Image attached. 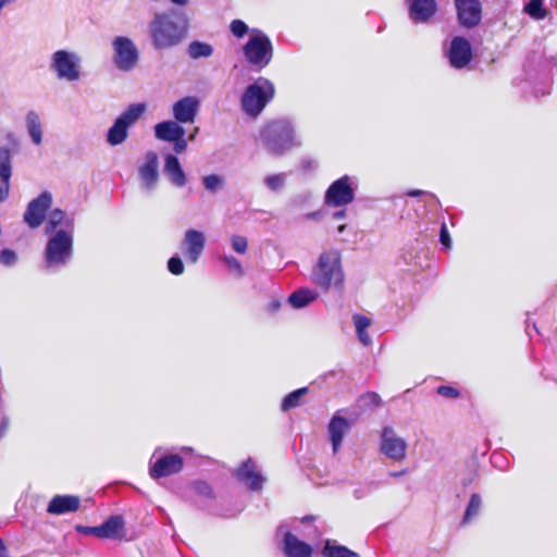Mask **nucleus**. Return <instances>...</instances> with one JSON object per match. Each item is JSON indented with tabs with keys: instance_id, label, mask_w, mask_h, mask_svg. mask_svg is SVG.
I'll return each instance as SVG.
<instances>
[{
	"instance_id": "36",
	"label": "nucleus",
	"mask_w": 557,
	"mask_h": 557,
	"mask_svg": "<svg viewBox=\"0 0 557 557\" xmlns=\"http://www.w3.org/2000/svg\"><path fill=\"white\" fill-rule=\"evenodd\" d=\"M202 184L208 191L214 194L223 188L224 178L218 174H210L202 178Z\"/></svg>"
},
{
	"instance_id": "40",
	"label": "nucleus",
	"mask_w": 557,
	"mask_h": 557,
	"mask_svg": "<svg viewBox=\"0 0 557 557\" xmlns=\"http://www.w3.org/2000/svg\"><path fill=\"white\" fill-rule=\"evenodd\" d=\"M168 269L172 274L181 275L184 272V263L178 256H174L169 259Z\"/></svg>"
},
{
	"instance_id": "6",
	"label": "nucleus",
	"mask_w": 557,
	"mask_h": 557,
	"mask_svg": "<svg viewBox=\"0 0 557 557\" xmlns=\"http://www.w3.org/2000/svg\"><path fill=\"white\" fill-rule=\"evenodd\" d=\"M242 50L247 63L258 71L268 66L273 57L271 39L258 28L251 29L250 36Z\"/></svg>"
},
{
	"instance_id": "34",
	"label": "nucleus",
	"mask_w": 557,
	"mask_h": 557,
	"mask_svg": "<svg viewBox=\"0 0 557 557\" xmlns=\"http://www.w3.org/2000/svg\"><path fill=\"white\" fill-rule=\"evenodd\" d=\"M481 506H482V499H481L480 495L472 494L469 499V504L466 508L462 523L466 524V523H469L470 521H472V519H474L480 513Z\"/></svg>"
},
{
	"instance_id": "26",
	"label": "nucleus",
	"mask_w": 557,
	"mask_h": 557,
	"mask_svg": "<svg viewBox=\"0 0 557 557\" xmlns=\"http://www.w3.org/2000/svg\"><path fill=\"white\" fill-rule=\"evenodd\" d=\"M164 174L168 176L171 184L176 187H183L186 185V174L182 169L180 160L174 154H168L164 163Z\"/></svg>"
},
{
	"instance_id": "5",
	"label": "nucleus",
	"mask_w": 557,
	"mask_h": 557,
	"mask_svg": "<svg viewBox=\"0 0 557 557\" xmlns=\"http://www.w3.org/2000/svg\"><path fill=\"white\" fill-rule=\"evenodd\" d=\"M274 94V85L268 78H257L255 83L246 87L242 96L243 111L251 117H257L273 99Z\"/></svg>"
},
{
	"instance_id": "11",
	"label": "nucleus",
	"mask_w": 557,
	"mask_h": 557,
	"mask_svg": "<svg viewBox=\"0 0 557 557\" xmlns=\"http://www.w3.org/2000/svg\"><path fill=\"white\" fill-rule=\"evenodd\" d=\"M355 199V189L350 176L344 175L334 181L325 193V203L330 207H344Z\"/></svg>"
},
{
	"instance_id": "22",
	"label": "nucleus",
	"mask_w": 557,
	"mask_h": 557,
	"mask_svg": "<svg viewBox=\"0 0 557 557\" xmlns=\"http://www.w3.org/2000/svg\"><path fill=\"white\" fill-rule=\"evenodd\" d=\"M350 430L346 418L334 414L329 423L327 431L332 443L333 453L336 454L342 446L344 435Z\"/></svg>"
},
{
	"instance_id": "39",
	"label": "nucleus",
	"mask_w": 557,
	"mask_h": 557,
	"mask_svg": "<svg viewBox=\"0 0 557 557\" xmlns=\"http://www.w3.org/2000/svg\"><path fill=\"white\" fill-rule=\"evenodd\" d=\"M17 261V255L14 250L12 249H2L0 251V263L3 264V265H13L15 264Z\"/></svg>"
},
{
	"instance_id": "50",
	"label": "nucleus",
	"mask_w": 557,
	"mask_h": 557,
	"mask_svg": "<svg viewBox=\"0 0 557 557\" xmlns=\"http://www.w3.org/2000/svg\"><path fill=\"white\" fill-rule=\"evenodd\" d=\"M357 336H358L359 341H360L364 346H368V345H370V344H371V338H370V336H369V334H368L367 330H366V331H362V332H357Z\"/></svg>"
},
{
	"instance_id": "42",
	"label": "nucleus",
	"mask_w": 557,
	"mask_h": 557,
	"mask_svg": "<svg viewBox=\"0 0 557 557\" xmlns=\"http://www.w3.org/2000/svg\"><path fill=\"white\" fill-rule=\"evenodd\" d=\"M359 401L362 406L376 407L381 403V397L374 392H368L359 398Z\"/></svg>"
},
{
	"instance_id": "13",
	"label": "nucleus",
	"mask_w": 557,
	"mask_h": 557,
	"mask_svg": "<svg viewBox=\"0 0 557 557\" xmlns=\"http://www.w3.org/2000/svg\"><path fill=\"white\" fill-rule=\"evenodd\" d=\"M76 531L85 535H94L99 539H121L123 536L124 520L119 515L109 517L102 524L97 527L76 525Z\"/></svg>"
},
{
	"instance_id": "7",
	"label": "nucleus",
	"mask_w": 557,
	"mask_h": 557,
	"mask_svg": "<svg viewBox=\"0 0 557 557\" xmlns=\"http://www.w3.org/2000/svg\"><path fill=\"white\" fill-rule=\"evenodd\" d=\"M146 111L145 103H133L127 107L113 122L107 132V143L110 146H119L128 137L129 128L140 119Z\"/></svg>"
},
{
	"instance_id": "1",
	"label": "nucleus",
	"mask_w": 557,
	"mask_h": 557,
	"mask_svg": "<svg viewBox=\"0 0 557 557\" xmlns=\"http://www.w3.org/2000/svg\"><path fill=\"white\" fill-rule=\"evenodd\" d=\"M188 33L186 16L175 10L156 13L148 23V35L156 50H169L178 46Z\"/></svg>"
},
{
	"instance_id": "8",
	"label": "nucleus",
	"mask_w": 557,
	"mask_h": 557,
	"mask_svg": "<svg viewBox=\"0 0 557 557\" xmlns=\"http://www.w3.org/2000/svg\"><path fill=\"white\" fill-rule=\"evenodd\" d=\"M81 58L75 52L57 50L52 53L50 69L59 79L76 82L81 77Z\"/></svg>"
},
{
	"instance_id": "48",
	"label": "nucleus",
	"mask_w": 557,
	"mask_h": 557,
	"mask_svg": "<svg viewBox=\"0 0 557 557\" xmlns=\"http://www.w3.org/2000/svg\"><path fill=\"white\" fill-rule=\"evenodd\" d=\"M549 88H550L549 78L547 76H545L543 78V81L541 82V87L534 89V96L535 97L545 96L549 92Z\"/></svg>"
},
{
	"instance_id": "3",
	"label": "nucleus",
	"mask_w": 557,
	"mask_h": 557,
	"mask_svg": "<svg viewBox=\"0 0 557 557\" xmlns=\"http://www.w3.org/2000/svg\"><path fill=\"white\" fill-rule=\"evenodd\" d=\"M49 236L44 250V265L47 270H61L72 260L74 253V231L60 228Z\"/></svg>"
},
{
	"instance_id": "20",
	"label": "nucleus",
	"mask_w": 557,
	"mask_h": 557,
	"mask_svg": "<svg viewBox=\"0 0 557 557\" xmlns=\"http://www.w3.org/2000/svg\"><path fill=\"white\" fill-rule=\"evenodd\" d=\"M458 18L461 25L473 27L481 21V3L479 0H455Z\"/></svg>"
},
{
	"instance_id": "63",
	"label": "nucleus",
	"mask_w": 557,
	"mask_h": 557,
	"mask_svg": "<svg viewBox=\"0 0 557 557\" xmlns=\"http://www.w3.org/2000/svg\"><path fill=\"white\" fill-rule=\"evenodd\" d=\"M198 132V128L195 129V133H191L190 135V139H194L195 138V134Z\"/></svg>"
},
{
	"instance_id": "25",
	"label": "nucleus",
	"mask_w": 557,
	"mask_h": 557,
	"mask_svg": "<svg viewBox=\"0 0 557 557\" xmlns=\"http://www.w3.org/2000/svg\"><path fill=\"white\" fill-rule=\"evenodd\" d=\"M283 550L287 557H310L312 548L290 532L284 534Z\"/></svg>"
},
{
	"instance_id": "61",
	"label": "nucleus",
	"mask_w": 557,
	"mask_h": 557,
	"mask_svg": "<svg viewBox=\"0 0 557 557\" xmlns=\"http://www.w3.org/2000/svg\"><path fill=\"white\" fill-rule=\"evenodd\" d=\"M345 228H346V225H345V224L339 225V226H338V228H337V232H338V233H343Z\"/></svg>"
},
{
	"instance_id": "44",
	"label": "nucleus",
	"mask_w": 557,
	"mask_h": 557,
	"mask_svg": "<svg viewBox=\"0 0 557 557\" xmlns=\"http://www.w3.org/2000/svg\"><path fill=\"white\" fill-rule=\"evenodd\" d=\"M195 492L203 497L211 498L213 497L212 487L205 481H197L194 483Z\"/></svg>"
},
{
	"instance_id": "41",
	"label": "nucleus",
	"mask_w": 557,
	"mask_h": 557,
	"mask_svg": "<svg viewBox=\"0 0 557 557\" xmlns=\"http://www.w3.org/2000/svg\"><path fill=\"white\" fill-rule=\"evenodd\" d=\"M223 262L227 265L230 271L236 273L237 276H242L244 274L240 262L233 256L223 257Z\"/></svg>"
},
{
	"instance_id": "37",
	"label": "nucleus",
	"mask_w": 557,
	"mask_h": 557,
	"mask_svg": "<svg viewBox=\"0 0 557 557\" xmlns=\"http://www.w3.org/2000/svg\"><path fill=\"white\" fill-rule=\"evenodd\" d=\"M286 182V174L278 173L264 177V185L272 191H280Z\"/></svg>"
},
{
	"instance_id": "57",
	"label": "nucleus",
	"mask_w": 557,
	"mask_h": 557,
	"mask_svg": "<svg viewBox=\"0 0 557 557\" xmlns=\"http://www.w3.org/2000/svg\"><path fill=\"white\" fill-rule=\"evenodd\" d=\"M314 518L312 516H305L302 519H301V522L306 523L308 521H312Z\"/></svg>"
},
{
	"instance_id": "18",
	"label": "nucleus",
	"mask_w": 557,
	"mask_h": 557,
	"mask_svg": "<svg viewBox=\"0 0 557 557\" xmlns=\"http://www.w3.org/2000/svg\"><path fill=\"white\" fill-rule=\"evenodd\" d=\"M409 18L414 24L428 23L437 11L435 0H406Z\"/></svg>"
},
{
	"instance_id": "46",
	"label": "nucleus",
	"mask_w": 557,
	"mask_h": 557,
	"mask_svg": "<svg viewBox=\"0 0 557 557\" xmlns=\"http://www.w3.org/2000/svg\"><path fill=\"white\" fill-rule=\"evenodd\" d=\"M436 392L438 395L446 397V398H458L460 396L459 391L451 386H445V385L438 386Z\"/></svg>"
},
{
	"instance_id": "43",
	"label": "nucleus",
	"mask_w": 557,
	"mask_h": 557,
	"mask_svg": "<svg viewBox=\"0 0 557 557\" xmlns=\"http://www.w3.org/2000/svg\"><path fill=\"white\" fill-rule=\"evenodd\" d=\"M231 32L234 36H236L237 38H242L245 36V34L248 32V26L245 22H243L242 20H234L232 23H231Z\"/></svg>"
},
{
	"instance_id": "60",
	"label": "nucleus",
	"mask_w": 557,
	"mask_h": 557,
	"mask_svg": "<svg viewBox=\"0 0 557 557\" xmlns=\"http://www.w3.org/2000/svg\"><path fill=\"white\" fill-rule=\"evenodd\" d=\"M318 216V213L317 212H312V213H309L307 215L308 219H315Z\"/></svg>"
},
{
	"instance_id": "62",
	"label": "nucleus",
	"mask_w": 557,
	"mask_h": 557,
	"mask_svg": "<svg viewBox=\"0 0 557 557\" xmlns=\"http://www.w3.org/2000/svg\"><path fill=\"white\" fill-rule=\"evenodd\" d=\"M190 450H191V448H190V447H183V448H182V451H184V453H188V451H190Z\"/></svg>"
},
{
	"instance_id": "31",
	"label": "nucleus",
	"mask_w": 557,
	"mask_h": 557,
	"mask_svg": "<svg viewBox=\"0 0 557 557\" xmlns=\"http://www.w3.org/2000/svg\"><path fill=\"white\" fill-rule=\"evenodd\" d=\"M322 555L323 557H360L356 552L331 540L325 541Z\"/></svg>"
},
{
	"instance_id": "49",
	"label": "nucleus",
	"mask_w": 557,
	"mask_h": 557,
	"mask_svg": "<svg viewBox=\"0 0 557 557\" xmlns=\"http://www.w3.org/2000/svg\"><path fill=\"white\" fill-rule=\"evenodd\" d=\"M171 143H173V145H174L173 148L176 153H182L187 148V141L185 139V135L177 137L175 140H172Z\"/></svg>"
},
{
	"instance_id": "59",
	"label": "nucleus",
	"mask_w": 557,
	"mask_h": 557,
	"mask_svg": "<svg viewBox=\"0 0 557 557\" xmlns=\"http://www.w3.org/2000/svg\"><path fill=\"white\" fill-rule=\"evenodd\" d=\"M500 457H502V456H500V455H498V454H493V455H492V460H493V462H494V463H496V462H497V459H498V458H500Z\"/></svg>"
},
{
	"instance_id": "47",
	"label": "nucleus",
	"mask_w": 557,
	"mask_h": 557,
	"mask_svg": "<svg viewBox=\"0 0 557 557\" xmlns=\"http://www.w3.org/2000/svg\"><path fill=\"white\" fill-rule=\"evenodd\" d=\"M440 242L446 249L451 247V238L445 223L441 225Z\"/></svg>"
},
{
	"instance_id": "32",
	"label": "nucleus",
	"mask_w": 557,
	"mask_h": 557,
	"mask_svg": "<svg viewBox=\"0 0 557 557\" xmlns=\"http://www.w3.org/2000/svg\"><path fill=\"white\" fill-rule=\"evenodd\" d=\"M213 51L214 49L212 45L199 40H194L187 46V54L193 60L210 58L213 54Z\"/></svg>"
},
{
	"instance_id": "24",
	"label": "nucleus",
	"mask_w": 557,
	"mask_h": 557,
	"mask_svg": "<svg viewBox=\"0 0 557 557\" xmlns=\"http://www.w3.org/2000/svg\"><path fill=\"white\" fill-rule=\"evenodd\" d=\"M81 500L74 495H57L48 504L47 511L52 515L75 512L79 508Z\"/></svg>"
},
{
	"instance_id": "17",
	"label": "nucleus",
	"mask_w": 557,
	"mask_h": 557,
	"mask_svg": "<svg viewBox=\"0 0 557 557\" xmlns=\"http://www.w3.org/2000/svg\"><path fill=\"white\" fill-rule=\"evenodd\" d=\"M447 58L453 67H466L472 58L470 42L463 37H455L450 42Z\"/></svg>"
},
{
	"instance_id": "38",
	"label": "nucleus",
	"mask_w": 557,
	"mask_h": 557,
	"mask_svg": "<svg viewBox=\"0 0 557 557\" xmlns=\"http://www.w3.org/2000/svg\"><path fill=\"white\" fill-rule=\"evenodd\" d=\"M232 248L235 252L244 255L248 248V240L245 236L233 235L231 237Z\"/></svg>"
},
{
	"instance_id": "12",
	"label": "nucleus",
	"mask_w": 557,
	"mask_h": 557,
	"mask_svg": "<svg viewBox=\"0 0 557 557\" xmlns=\"http://www.w3.org/2000/svg\"><path fill=\"white\" fill-rule=\"evenodd\" d=\"M407 442L398 436L392 426H385L381 433V453L394 461H403L407 456Z\"/></svg>"
},
{
	"instance_id": "33",
	"label": "nucleus",
	"mask_w": 557,
	"mask_h": 557,
	"mask_svg": "<svg viewBox=\"0 0 557 557\" xmlns=\"http://www.w3.org/2000/svg\"><path fill=\"white\" fill-rule=\"evenodd\" d=\"M308 393V387L298 388L286 395L282 401L281 409L288 411L293 408L300 406L301 398Z\"/></svg>"
},
{
	"instance_id": "15",
	"label": "nucleus",
	"mask_w": 557,
	"mask_h": 557,
	"mask_svg": "<svg viewBox=\"0 0 557 557\" xmlns=\"http://www.w3.org/2000/svg\"><path fill=\"white\" fill-rule=\"evenodd\" d=\"M159 159L154 151H147L144 156V162L138 166V177L140 187L144 191H152L159 181Z\"/></svg>"
},
{
	"instance_id": "14",
	"label": "nucleus",
	"mask_w": 557,
	"mask_h": 557,
	"mask_svg": "<svg viewBox=\"0 0 557 557\" xmlns=\"http://www.w3.org/2000/svg\"><path fill=\"white\" fill-rule=\"evenodd\" d=\"M52 205V195L49 191H42L33 199L24 212L23 220L30 228L39 227L47 218V212Z\"/></svg>"
},
{
	"instance_id": "45",
	"label": "nucleus",
	"mask_w": 557,
	"mask_h": 557,
	"mask_svg": "<svg viewBox=\"0 0 557 557\" xmlns=\"http://www.w3.org/2000/svg\"><path fill=\"white\" fill-rule=\"evenodd\" d=\"M352 319H354L356 332L366 331L371 325V320L368 317H364L361 314H355Z\"/></svg>"
},
{
	"instance_id": "19",
	"label": "nucleus",
	"mask_w": 557,
	"mask_h": 557,
	"mask_svg": "<svg viewBox=\"0 0 557 557\" xmlns=\"http://www.w3.org/2000/svg\"><path fill=\"white\" fill-rule=\"evenodd\" d=\"M183 459L178 455H165L156 460L150 467V475L160 479L178 473L183 468Z\"/></svg>"
},
{
	"instance_id": "21",
	"label": "nucleus",
	"mask_w": 557,
	"mask_h": 557,
	"mask_svg": "<svg viewBox=\"0 0 557 557\" xmlns=\"http://www.w3.org/2000/svg\"><path fill=\"white\" fill-rule=\"evenodd\" d=\"M199 109V100L195 97H184L172 107V114L178 123H193Z\"/></svg>"
},
{
	"instance_id": "23",
	"label": "nucleus",
	"mask_w": 557,
	"mask_h": 557,
	"mask_svg": "<svg viewBox=\"0 0 557 557\" xmlns=\"http://www.w3.org/2000/svg\"><path fill=\"white\" fill-rule=\"evenodd\" d=\"M237 476L251 491L261 490L264 482V478L257 471L256 463L251 459H248L239 467Z\"/></svg>"
},
{
	"instance_id": "2",
	"label": "nucleus",
	"mask_w": 557,
	"mask_h": 557,
	"mask_svg": "<svg viewBox=\"0 0 557 557\" xmlns=\"http://www.w3.org/2000/svg\"><path fill=\"white\" fill-rule=\"evenodd\" d=\"M312 283L327 292L331 288L342 289L345 273L342 264V253L337 249H329L319 256L311 271Z\"/></svg>"
},
{
	"instance_id": "16",
	"label": "nucleus",
	"mask_w": 557,
	"mask_h": 557,
	"mask_svg": "<svg viewBox=\"0 0 557 557\" xmlns=\"http://www.w3.org/2000/svg\"><path fill=\"white\" fill-rule=\"evenodd\" d=\"M206 246L205 234L200 231L189 228L185 232L181 242V250L190 263H196L201 257Z\"/></svg>"
},
{
	"instance_id": "28",
	"label": "nucleus",
	"mask_w": 557,
	"mask_h": 557,
	"mask_svg": "<svg viewBox=\"0 0 557 557\" xmlns=\"http://www.w3.org/2000/svg\"><path fill=\"white\" fill-rule=\"evenodd\" d=\"M154 135L158 139L171 143L185 135V129L176 121L160 122L154 126Z\"/></svg>"
},
{
	"instance_id": "9",
	"label": "nucleus",
	"mask_w": 557,
	"mask_h": 557,
	"mask_svg": "<svg viewBox=\"0 0 557 557\" xmlns=\"http://www.w3.org/2000/svg\"><path fill=\"white\" fill-rule=\"evenodd\" d=\"M113 63L122 72H129L139 61V51L135 42L126 36H116L112 40Z\"/></svg>"
},
{
	"instance_id": "54",
	"label": "nucleus",
	"mask_w": 557,
	"mask_h": 557,
	"mask_svg": "<svg viewBox=\"0 0 557 557\" xmlns=\"http://www.w3.org/2000/svg\"><path fill=\"white\" fill-rule=\"evenodd\" d=\"M333 218L336 219V220L344 219L345 218V211L341 210V211L334 212Z\"/></svg>"
},
{
	"instance_id": "55",
	"label": "nucleus",
	"mask_w": 557,
	"mask_h": 557,
	"mask_svg": "<svg viewBox=\"0 0 557 557\" xmlns=\"http://www.w3.org/2000/svg\"><path fill=\"white\" fill-rule=\"evenodd\" d=\"M5 552H7V548H5L2 540L0 539V557H5Z\"/></svg>"
},
{
	"instance_id": "29",
	"label": "nucleus",
	"mask_w": 557,
	"mask_h": 557,
	"mask_svg": "<svg viewBox=\"0 0 557 557\" xmlns=\"http://www.w3.org/2000/svg\"><path fill=\"white\" fill-rule=\"evenodd\" d=\"M319 293L311 288H299L288 296V304L294 309H302L317 300Z\"/></svg>"
},
{
	"instance_id": "27",
	"label": "nucleus",
	"mask_w": 557,
	"mask_h": 557,
	"mask_svg": "<svg viewBox=\"0 0 557 557\" xmlns=\"http://www.w3.org/2000/svg\"><path fill=\"white\" fill-rule=\"evenodd\" d=\"M45 234H53L58 230V226L63 225L65 228L74 231V220L69 218L66 213L61 209L51 210L46 218Z\"/></svg>"
},
{
	"instance_id": "52",
	"label": "nucleus",
	"mask_w": 557,
	"mask_h": 557,
	"mask_svg": "<svg viewBox=\"0 0 557 557\" xmlns=\"http://www.w3.org/2000/svg\"><path fill=\"white\" fill-rule=\"evenodd\" d=\"M423 194H424V191L420 190V189H412V190H409L407 193V195L410 196V197H418V196H421Z\"/></svg>"
},
{
	"instance_id": "30",
	"label": "nucleus",
	"mask_w": 557,
	"mask_h": 557,
	"mask_svg": "<svg viewBox=\"0 0 557 557\" xmlns=\"http://www.w3.org/2000/svg\"><path fill=\"white\" fill-rule=\"evenodd\" d=\"M25 123L27 133L35 145L42 143V126L37 112L30 110L26 113Z\"/></svg>"
},
{
	"instance_id": "56",
	"label": "nucleus",
	"mask_w": 557,
	"mask_h": 557,
	"mask_svg": "<svg viewBox=\"0 0 557 557\" xmlns=\"http://www.w3.org/2000/svg\"><path fill=\"white\" fill-rule=\"evenodd\" d=\"M170 1H171L173 4H176V5L182 7V5L187 4V2H188L189 0H170Z\"/></svg>"
},
{
	"instance_id": "35",
	"label": "nucleus",
	"mask_w": 557,
	"mask_h": 557,
	"mask_svg": "<svg viewBox=\"0 0 557 557\" xmlns=\"http://www.w3.org/2000/svg\"><path fill=\"white\" fill-rule=\"evenodd\" d=\"M524 10L536 20H543L547 15V11L543 7V0H530Z\"/></svg>"
},
{
	"instance_id": "51",
	"label": "nucleus",
	"mask_w": 557,
	"mask_h": 557,
	"mask_svg": "<svg viewBox=\"0 0 557 557\" xmlns=\"http://www.w3.org/2000/svg\"><path fill=\"white\" fill-rule=\"evenodd\" d=\"M406 473H407V469H403V470H400V471H391V472L388 473V475H389L391 478H399V476L405 475Z\"/></svg>"
},
{
	"instance_id": "58",
	"label": "nucleus",
	"mask_w": 557,
	"mask_h": 557,
	"mask_svg": "<svg viewBox=\"0 0 557 557\" xmlns=\"http://www.w3.org/2000/svg\"><path fill=\"white\" fill-rule=\"evenodd\" d=\"M271 307H272V309H273V310H276V309H278V308H280V302H277V301H273V302L271 304Z\"/></svg>"
},
{
	"instance_id": "53",
	"label": "nucleus",
	"mask_w": 557,
	"mask_h": 557,
	"mask_svg": "<svg viewBox=\"0 0 557 557\" xmlns=\"http://www.w3.org/2000/svg\"><path fill=\"white\" fill-rule=\"evenodd\" d=\"M9 425L8 418H3L0 424V432H4Z\"/></svg>"
},
{
	"instance_id": "10",
	"label": "nucleus",
	"mask_w": 557,
	"mask_h": 557,
	"mask_svg": "<svg viewBox=\"0 0 557 557\" xmlns=\"http://www.w3.org/2000/svg\"><path fill=\"white\" fill-rule=\"evenodd\" d=\"M7 140L10 145L0 148V202L9 197L10 178L12 176L11 159L14 152L18 150V140L14 134L9 133Z\"/></svg>"
},
{
	"instance_id": "4",
	"label": "nucleus",
	"mask_w": 557,
	"mask_h": 557,
	"mask_svg": "<svg viewBox=\"0 0 557 557\" xmlns=\"http://www.w3.org/2000/svg\"><path fill=\"white\" fill-rule=\"evenodd\" d=\"M260 141L267 151L282 156L293 147L299 146L294 127L288 120H274L267 123L260 131Z\"/></svg>"
}]
</instances>
